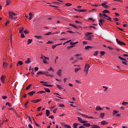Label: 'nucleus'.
<instances>
[{"label":"nucleus","mask_w":128,"mask_h":128,"mask_svg":"<svg viewBox=\"0 0 128 128\" xmlns=\"http://www.w3.org/2000/svg\"><path fill=\"white\" fill-rule=\"evenodd\" d=\"M76 12H86V10H76Z\"/></svg>","instance_id":"f3484780"},{"label":"nucleus","mask_w":128,"mask_h":128,"mask_svg":"<svg viewBox=\"0 0 128 128\" xmlns=\"http://www.w3.org/2000/svg\"><path fill=\"white\" fill-rule=\"evenodd\" d=\"M3 66L4 68H8V63L6 62H3Z\"/></svg>","instance_id":"5701e85b"},{"label":"nucleus","mask_w":128,"mask_h":128,"mask_svg":"<svg viewBox=\"0 0 128 128\" xmlns=\"http://www.w3.org/2000/svg\"><path fill=\"white\" fill-rule=\"evenodd\" d=\"M74 46H68V50H70V48H74Z\"/></svg>","instance_id":"09e8293b"},{"label":"nucleus","mask_w":128,"mask_h":128,"mask_svg":"<svg viewBox=\"0 0 128 128\" xmlns=\"http://www.w3.org/2000/svg\"><path fill=\"white\" fill-rule=\"evenodd\" d=\"M78 70H80V68H75V72H78Z\"/></svg>","instance_id":"4c0bfd02"},{"label":"nucleus","mask_w":128,"mask_h":128,"mask_svg":"<svg viewBox=\"0 0 128 128\" xmlns=\"http://www.w3.org/2000/svg\"><path fill=\"white\" fill-rule=\"evenodd\" d=\"M90 34H92V33L90 32H86V36H90Z\"/></svg>","instance_id":"f704fd0d"},{"label":"nucleus","mask_w":128,"mask_h":128,"mask_svg":"<svg viewBox=\"0 0 128 128\" xmlns=\"http://www.w3.org/2000/svg\"><path fill=\"white\" fill-rule=\"evenodd\" d=\"M73 126H74V128H78V124H76V123H74L73 124Z\"/></svg>","instance_id":"e433bc0d"},{"label":"nucleus","mask_w":128,"mask_h":128,"mask_svg":"<svg viewBox=\"0 0 128 128\" xmlns=\"http://www.w3.org/2000/svg\"><path fill=\"white\" fill-rule=\"evenodd\" d=\"M6 78V76H1V78H0V80H1V81L2 82H4V80Z\"/></svg>","instance_id":"4468645a"},{"label":"nucleus","mask_w":128,"mask_h":128,"mask_svg":"<svg viewBox=\"0 0 128 128\" xmlns=\"http://www.w3.org/2000/svg\"><path fill=\"white\" fill-rule=\"evenodd\" d=\"M100 116L101 118H104V113H100Z\"/></svg>","instance_id":"8fccbe9b"},{"label":"nucleus","mask_w":128,"mask_h":128,"mask_svg":"<svg viewBox=\"0 0 128 128\" xmlns=\"http://www.w3.org/2000/svg\"><path fill=\"white\" fill-rule=\"evenodd\" d=\"M62 126H64V128H70V126L68 124H64V123L62 124Z\"/></svg>","instance_id":"ddd939ff"},{"label":"nucleus","mask_w":128,"mask_h":128,"mask_svg":"<svg viewBox=\"0 0 128 128\" xmlns=\"http://www.w3.org/2000/svg\"><path fill=\"white\" fill-rule=\"evenodd\" d=\"M6 106H12V105L10 104V103L8 102H7L6 104Z\"/></svg>","instance_id":"603ef678"},{"label":"nucleus","mask_w":128,"mask_h":128,"mask_svg":"<svg viewBox=\"0 0 128 128\" xmlns=\"http://www.w3.org/2000/svg\"><path fill=\"white\" fill-rule=\"evenodd\" d=\"M54 42L52 41H48V42H46L47 44H52Z\"/></svg>","instance_id":"e2e57ef3"},{"label":"nucleus","mask_w":128,"mask_h":128,"mask_svg":"<svg viewBox=\"0 0 128 128\" xmlns=\"http://www.w3.org/2000/svg\"><path fill=\"white\" fill-rule=\"evenodd\" d=\"M24 27H21L20 28V34H22V32H24Z\"/></svg>","instance_id":"6ab92c4d"},{"label":"nucleus","mask_w":128,"mask_h":128,"mask_svg":"<svg viewBox=\"0 0 128 128\" xmlns=\"http://www.w3.org/2000/svg\"><path fill=\"white\" fill-rule=\"evenodd\" d=\"M34 94H36V92L32 91V92H28V96H34Z\"/></svg>","instance_id":"39448f33"},{"label":"nucleus","mask_w":128,"mask_h":128,"mask_svg":"<svg viewBox=\"0 0 128 128\" xmlns=\"http://www.w3.org/2000/svg\"><path fill=\"white\" fill-rule=\"evenodd\" d=\"M18 64L20 66H22V64H24V62H22V61H19L18 62Z\"/></svg>","instance_id":"58836bf2"},{"label":"nucleus","mask_w":128,"mask_h":128,"mask_svg":"<svg viewBox=\"0 0 128 128\" xmlns=\"http://www.w3.org/2000/svg\"><path fill=\"white\" fill-rule=\"evenodd\" d=\"M43 86H48V87H50V86L52 87V86H54V85L46 84H44Z\"/></svg>","instance_id":"7c9ffc66"},{"label":"nucleus","mask_w":128,"mask_h":128,"mask_svg":"<svg viewBox=\"0 0 128 128\" xmlns=\"http://www.w3.org/2000/svg\"><path fill=\"white\" fill-rule=\"evenodd\" d=\"M102 6H104V8H105L108 9V8H109L108 6L106 5V2H104V3L102 4Z\"/></svg>","instance_id":"423d86ee"},{"label":"nucleus","mask_w":128,"mask_h":128,"mask_svg":"<svg viewBox=\"0 0 128 128\" xmlns=\"http://www.w3.org/2000/svg\"><path fill=\"white\" fill-rule=\"evenodd\" d=\"M44 90H45V92H50V90L48 88H44Z\"/></svg>","instance_id":"b1692460"},{"label":"nucleus","mask_w":128,"mask_h":128,"mask_svg":"<svg viewBox=\"0 0 128 128\" xmlns=\"http://www.w3.org/2000/svg\"><path fill=\"white\" fill-rule=\"evenodd\" d=\"M104 110V108H100V106H97L96 107V110Z\"/></svg>","instance_id":"dca6fc26"},{"label":"nucleus","mask_w":128,"mask_h":128,"mask_svg":"<svg viewBox=\"0 0 128 128\" xmlns=\"http://www.w3.org/2000/svg\"><path fill=\"white\" fill-rule=\"evenodd\" d=\"M44 72L46 73L45 76H53L52 75L50 74V72Z\"/></svg>","instance_id":"f8f14e48"},{"label":"nucleus","mask_w":128,"mask_h":128,"mask_svg":"<svg viewBox=\"0 0 128 128\" xmlns=\"http://www.w3.org/2000/svg\"><path fill=\"white\" fill-rule=\"evenodd\" d=\"M102 12H103V14H108V13L110 14V11L106 10H103Z\"/></svg>","instance_id":"bb28decb"},{"label":"nucleus","mask_w":128,"mask_h":128,"mask_svg":"<svg viewBox=\"0 0 128 128\" xmlns=\"http://www.w3.org/2000/svg\"><path fill=\"white\" fill-rule=\"evenodd\" d=\"M29 16H30V17L28 18V20H32V16H34V14H32V12H30V13H29Z\"/></svg>","instance_id":"9b49d317"},{"label":"nucleus","mask_w":128,"mask_h":128,"mask_svg":"<svg viewBox=\"0 0 128 128\" xmlns=\"http://www.w3.org/2000/svg\"><path fill=\"white\" fill-rule=\"evenodd\" d=\"M56 45H53L52 46V50H54V48H56Z\"/></svg>","instance_id":"13d9d810"},{"label":"nucleus","mask_w":128,"mask_h":128,"mask_svg":"<svg viewBox=\"0 0 128 128\" xmlns=\"http://www.w3.org/2000/svg\"><path fill=\"white\" fill-rule=\"evenodd\" d=\"M6 6H8V4H10V0H7L6 1Z\"/></svg>","instance_id":"79ce46f5"},{"label":"nucleus","mask_w":128,"mask_h":128,"mask_svg":"<svg viewBox=\"0 0 128 128\" xmlns=\"http://www.w3.org/2000/svg\"><path fill=\"white\" fill-rule=\"evenodd\" d=\"M56 74L58 76H62V70H60L58 71Z\"/></svg>","instance_id":"9d476101"},{"label":"nucleus","mask_w":128,"mask_h":128,"mask_svg":"<svg viewBox=\"0 0 128 128\" xmlns=\"http://www.w3.org/2000/svg\"><path fill=\"white\" fill-rule=\"evenodd\" d=\"M108 122H106V120H103L101 122V124L104 126V124H108Z\"/></svg>","instance_id":"2eb2a0df"},{"label":"nucleus","mask_w":128,"mask_h":128,"mask_svg":"<svg viewBox=\"0 0 128 128\" xmlns=\"http://www.w3.org/2000/svg\"><path fill=\"white\" fill-rule=\"evenodd\" d=\"M92 36L86 35V36L84 37V38L85 40H92Z\"/></svg>","instance_id":"f03ea898"},{"label":"nucleus","mask_w":128,"mask_h":128,"mask_svg":"<svg viewBox=\"0 0 128 128\" xmlns=\"http://www.w3.org/2000/svg\"><path fill=\"white\" fill-rule=\"evenodd\" d=\"M35 38H38V40H40V38H42V36H36Z\"/></svg>","instance_id":"de8ad7c7"},{"label":"nucleus","mask_w":128,"mask_h":128,"mask_svg":"<svg viewBox=\"0 0 128 128\" xmlns=\"http://www.w3.org/2000/svg\"><path fill=\"white\" fill-rule=\"evenodd\" d=\"M114 14L116 16H120V14H118V13L115 12Z\"/></svg>","instance_id":"338daca9"},{"label":"nucleus","mask_w":128,"mask_h":128,"mask_svg":"<svg viewBox=\"0 0 128 128\" xmlns=\"http://www.w3.org/2000/svg\"><path fill=\"white\" fill-rule=\"evenodd\" d=\"M50 70H51L53 72H54V70L52 69V67H50V68L48 70V72H50Z\"/></svg>","instance_id":"c9c22d12"},{"label":"nucleus","mask_w":128,"mask_h":128,"mask_svg":"<svg viewBox=\"0 0 128 128\" xmlns=\"http://www.w3.org/2000/svg\"><path fill=\"white\" fill-rule=\"evenodd\" d=\"M50 34H52V32H48L45 34L46 36H50Z\"/></svg>","instance_id":"4d7b16f0"},{"label":"nucleus","mask_w":128,"mask_h":128,"mask_svg":"<svg viewBox=\"0 0 128 128\" xmlns=\"http://www.w3.org/2000/svg\"><path fill=\"white\" fill-rule=\"evenodd\" d=\"M83 126H86L87 128H88L90 126H92V124H90L89 123H84L83 124Z\"/></svg>","instance_id":"6e6552de"},{"label":"nucleus","mask_w":128,"mask_h":128,"mask_svg":"<svg viewBox=\"0 0 128 128\" xmlns=\"http://www.w3.org/2000/svg\"><path fill=\"white\" fill-rule=\"evenodd\" d=\"M37 74H46V72H39L37 73Z\"/></svg>","instance_id":"a878e982"},{"label":"nucleus","mask_w":128,"mask_h":128,"mask_svg":"<svg viewBox=\"0 0 128 128\" xmlns=\"http://www.w3.org/2000/svg\"><path fill=\"white\" fill-rule=\"evenodd\" d=\"M9 14H10V18H11V20H16V18H14L12 16V15L10 12H9Z\"/></svg>","instance_id":"aec40b11"},{"label":"nucleus","mask_w":128,"mask_h":128,"mask_svg":"<svg viewBox=\"0 0 128 128\" xmlns=\"http://www.w3.org/2000/svg\"><path fill=\"white\" fill-rule=\"evenodd\" d=\"M82 116H84V118H88V116L84 114H82Z\"/></svg>","instance_id":"0e129e2a"},{"label":"nucleus","mask_w":128,"mask_h":128,"mask_svg":"<svg viewBox=\"0 0 128 128\" xmlns=\"http://www.w3.org/2000/svg\"><path fill=\"white\" fill-rule=\"evenodd\" d=\"M91 128H100V127L98 126L93 124H91Z\"/></svg>","instance_id":"1a4fd4ad"},{"label":"nucleus","mask_w":128,"mask_h":128,"mask_svg":"<svg viewBox=\"0 0 128 128\" xmlns=\"http://www.w3.org/2000/svg\"><path fill=\"white\" fill-rule=\"evenodd\" d=\"M128 104V102H122V104H123L124 106H126V104Z\"/></svg>","instance_id":"c03bdc74"},{"label":"nucleus","mask_w":128,"mask_h":128,"mask_svg":"<svg viewBox=\"0 0 128 128\" xmlns=\"http://www.w3.org/2000/svg\"><path fill=\"white\" fill-rule=\"evenodd\" d=\"M21 38H24V33L21 34Z\"/></svg>","instance_id":"052dcab7"},{"label":"nucleus","mask_w":128,"mask_h":128,"mask_svg":"<svg viewBox=\"0 0 128 128\" xmlns=\"http://www.w3.org/2000/svg\"><path fill=\"white\" fill-rule=\"evenodd\" d=\"M90 65L86 64L85 66V68H84V72L88 71V70L90 69Z\"/></svg>","instance_id":"7ed1b4c3"},{"label":"nucleus","mask_w":128,"mask_h":128,"mask_svg":"<svg viewBox=\"0 0 128 128\" xmlns=\"http://www.w3.org/2000/svg\"><path fill=\"white\" fill-rule=\"evenodd\" d=\"M122 64H124L125 66H128V64L126 62H124V61L122 62Z\"/></svg>","instance_id":"bf43d9fd"},{"label":"nucleus","mask_w":128,"mask_h":128,"mask_svg":"<svg viewBox=\"0 0 128 128\" xmlns=\"http://www.w3.org/2000/svg\"><path fill=\"white\" fill-rule=\"evenodd\" d=\"M70 26H72V28H78V26H76V25L72 24H70Z\"/></svg>","instance_id":"393cba45"},{"label":"nucleus","mask_w":128,"mask_h":128,"mask_svg":"<svg viewBox=\"0 0 128 128\" xmlns=\"http://www.w3.org/2000/svg\"><path fill=\"white\" fill-rule=\"evenodd\" d=\"M78 118L79 122H80V124H82L83 122L82 119V118H80V117H78Z\"/></svg>","instance_id":"cd10ccee"},{"label":"nucleus","mask_w":128,"mask_h":128,"mask_svg":"<svg viewBox=\"0 0 128 128\" xmlns=\"http://www.w3.org/2000/svg\"><path fill=\"white\" fill-rule=\"evenodd\" d=\"M56 87L58 88L59 90H62V87L58 85V84H56Z\"/></svg>","instance_id":"ea45409f"},{"label":"nucleus","mask_w":128,"mask_h":128,"mask_svg":"<svg viewBox=\"0 0 128 128\" xmlns=\"http://www.w3.org/2000/svg\"><path fill=\"white\" fill-rule=\"evenodd\" d=\"M84 48L85 50H90V48H92V46H86Z\"/></svg>","instance_id":"473e14b6"},{"label":"nucleus","mask_w":128,"mask_h":128,"mask_svg":"<svg viewBox=\"0 0 128 128\" xmlns=\"http://www.w3.org/2000/svg\"><path fill=\"white\" fill-rule=\"evenodd\" d=\"M66 6H72V4L70 3H67L66 4Z\"/></svg>","instance_id":"3c124183"},{"label":"nucleus","mask_w":128,"mask_h":128,"mask_svg":"<svg viewBox=\"0 0 128 128\" xmlns=\"http://www.w3.org/2000/svg\"><path fill=\"white\" fill-rule=\"evenodd\" d=\"M2 98L3 100H6V98H8V97L6 96H2Z\"/></svg>","instance_id":"6e6d98bb"},{"label":"nucleus","mask_w":128,"mask_h":128,"mask_svg":"<svg viewBox=\"0 0 128 128\" xmlns=\"http://www.w3.org/2000/svg\"><path fill=\"white\" fill-rule=\"evenodd\" d=\"M116 41L117 42L118 44L120 46H122V44L123 46H126V44L124 42L122 41L119 40L118 38H116Z\"/></svg>","instance_id":"f257e3e1"},{"label":"nucleus","mask_w":128,"mask_h":128,"mask_svg":"<svg viewBox=\"0 0 128 128\" xmlns=\"http://www.w3.org/2000/svg\"><path fill=\"white\" fill-rule=\"evenodd\" d=\"M100 54H102V56H104V54H106V52L104 51H101L100 52Z\"/></svg>","instance_id":"a19ab883"},{"label":"nucleus","mask_w":128,"mask_h":128,"mask_svg":"<svg viewBox=\"0 0 128 128\" xmlns=\"http://www.w3.org/2000/svg\"><path fill=\"white\" fill-rule=\"evenodd\" d=\"M50 114V110H46V116H49Z\"/></svg>","instance_id":"4be33fe9"},{"label":"nucleus","mask_w":128,"mask_h":128,"mask_svg":"<svg viewBox=\"0 0 128 128\" xmlns=\"http://www.w3.org/2000/svg\"><path fill=\"white\" fill-rule=\"evenodd\" d=\"M32 42V39H28V44H30Z\"/></svg>","instance_id":"2f4dec72"},{"label":"nucleus","mask_w":128,"mask_h":128,"mask_svg":"<svg viewBox=\"0 0 128 128\" xmlns=\"http://www.w3.org/2000/svg\"><path fill=\"white\" fill-rule=\"evenodd\" d=\"M104 22V19L100 18L99 20V25L100 26V24H102Z\"/></svg>","instance_id":"0eeeda50"},{"label":"nucleus","mask_w":128,"mask_h":128,"mask_svg":"<svg viewBox=\"0 0 128 128\" xmlns=\"http://www.w3.org/2000/svg\"><path fill=\"white\" fill-rule=\"evenodd\" d=\"M59 106L60 108H64V104H60Z\"/></svg>","instance_id":"864d4df0"},{"label":"nucleus","mask_w":128,"mask_h":128,"mask_svg":"<svg viewBox=\"0 0 128 128\" xmlns=\"http://www.w3.org/2000/svg\"><path fill=\"white\" fill-rule=\"evenodd\" d=\"M43 62H44V64H48V62H46V60H43Z\"/></svg>","instance_id":"a18cd8bd"},{"label":"nucleus","mask_w":128,"mask_h":128,"mask_svg":"<svg viewBox=\"0 0 128 128\" xmlns=\"http://www.w3.org/2000/svg\"><path fill=\"white\" fill-rule=\"evenodd\" d=\"M118 111H117L116 110H114L113 114H118Z\"/></svg>","instance_id":"37998d69"},{"label":"nucleus","mask_w":128,"mask_h":128,"mask_svg":"<svg viewBox=\"0 0 128 128\" xmlns=\"http://www.w3.org/2000/svg\"><path fill=\"white\" fill-rule=\"evenodd\" d=\"M42 100V99H38L37 100H31L32 102H34V104H36V102H40Z\"/></svg>","instance_id":"20e7f679"},{"label":"nucleus","mask_w":128,"mask_h":128,"mask_svg":"<svg viewBox=\"0 0 128 128\" xmlns=\"http://www.w3.org/2000/svg\"><path fill=\"white\" fill-rule=\"evenodd\" d=\"M32 84H30L26 88V90H30V88H32Z\"/></svg>","instance_id":"412c9836"},{"label":"nucleus","mask_w":128,"mask_h":128,"mask_svg":"<svg viewBox=\"0 0 128 128\" xmlns=\"http://www.w3.org/2000/svg\"><path fill=\"white\" fill-rule=\"evenodd\" d=\"M49 118H52V120H54V116L52 115L50 116L49 117Z\"/></svg>","instance_id":"680f3d73"},{"label":"nucleus","mask_w":128,"mask_h":128,"mask_svg":"<svg viewBox=\"0 0 128 128\" xmlns=\"http://www.w3.org/2000/svg\"><path fill=\"white\" fill-rule=\"evenodd\" d=\"M24 34H28V31H27L26 30H25L24 31Z\"/></svg>","instance_id":"774afa93"},{"label":"nucleus","mask_w":128,"mask_h":128,"mask_svg":"<svg viewBox=\"0 0 128 128\" xmlns=\"http://www.w3.org/2000/svg\"><path fill=\"white\" fill-rule=\"evenodd\" d=\"M108 18H107L108 20H110V22H112L110 20H112V18L110 16H108Z\"/></svg>","instance_id":"69168bd1"},{"label":"nucleus","mask_w":128,"mask_h":128,"mask_svg":"<svg viewBox=\"0 0 128 128\" xmlns=\"http://www.w3.org/2000/svg\"><path fill=\"white\" fill-rule=\"evenodd\" d=\"M118 58H120V60H124V62H126V59L122 58L120 56H118Z\"/></svg>","instance_id":"72a5a7b5"},{"label":"nucleus","mask_w":128,"mask_h":128,"mask_svg":"<svg viewBox=\"0 0 128 128\" xmlns=\"http://www.w3.org/2000/svg\"><path fill=\"white\" fill-rule=\"evenodd\" d=\"M98 50L96 51V52H94V56H97V55H98Z\"/></svg>","instance_id":"49530a36"},{"label":"nucleus","mask_w":128,"mask_h":128,"mask_svg":"<svg viewBox=\"0 0 128 128\" xmlns=\"http://www.w3.org/2000/svg\"><path fill=\"white\" fill-rule=\"evenodd\" d=\"M78 42H70V44H71V46H74V44H78Z\"/></svg>","instance_id":"c85d7f7f"},{"label":"nucleus","mask_w":128,"mask_h":128,"mask_svg":"<svg viewBox=\"0 0 128 128\" xmlns=\"http://www.w3.org/2000/svg\"><path fill=\"white\" fill-rule=\"evenodd\" d=\"M30 58H28L27 60L25 61V64H30Z\"/></svg>","instance_id":"a211bd4d"},{"label":"nucleus","mask_w":128,"mask_h":128,"mask_svg":"<svg viewBox=\"0 0 128 128\" xmlns=\"http://www.w3.org/2000/svg\"><path fill=\"white\" fill-rule=\"evenodd\" d=\"M37 94H46V92L44 91H39L38 92H37Z\"/></svg>","instance_id":"c756f323"},{"label":"nucleus","mask_w":128,"mask_h":128,"mask_svg":"<svg viewBox=\"0 0 128 128\" xmlns=\"http://www.w3.org/2000/svg\"><path fill=\"white\" fill-rule=\"evenodd\" d=\"M10 12L12 16H16V14L14 13L13 12Z\"/></svg>","instance_id":"5fc2aeb1"}]
</instances>
